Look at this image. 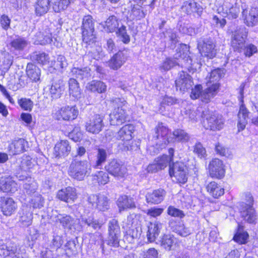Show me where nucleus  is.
<instances>
[{
    "instance_id": "1",
    "label": "nucleus",
    "mask_w": 258,
    "mask_h": 258,
    "mask_svg": "<svg viewBox=\"0 0 258 258\" xmlns=\"http://www.w3.org/2000/svg\"><path fill=\"white\" fill-rule=\"evenodd\" d=\"M111 105L114 107L113 111L109 114L111 125H120L127 121V115L124 106L126 102L123 98H114L110 100Z\"/></svg>"
},
{
    "instance_id": "2",
    "label": "nucleus",
    "mask_w": 258,
    "mask_h": 258,
    "mask_svg": "<svg viewBox=\"0 0 258 258\" xmlns=\"http://www.w3.org/2000/svg\"><path fill=\"white\" fill-rule=\"evenodd\" d=\"M201 117L205 120L203 123L206 129L213 131L221 130L224 126L225 120L220 114L212 112L209 109L202 111Z\"/></svg>"
},
{
    "instance_id": "3",
    "label": "nucleus",
    "mask_w": 258,
    "mask_h": 258,
    "mask_svg": "<svg viewBox=\"0 0 258 258\" xmlns=\"http://www.w3.org/2000/svg\"><path fill=\"white\" fill-rule=\"evenodd\" d=\"M91 172V166L86 160H74L71 163L68 173L72 178L78 180H83Z\"/></svg>"
},
{
    "instance_id": "4",
    "label": "nucleus",
    "mask_w": 258,
    "mask_h": 258,
    "mask_svg": "<svg viewBox=\"0 0 258 258\" xmlns=\"http://www.w3.org/2000/svg\"><path fill=\"white\" fill-rule=\"evenodd\" d=\"M95 20L91 15L83 17L81 26L82 40L87 45H91L96 41L94 29Z\"/></svg>"
},
{
    "instance_id": "5",
    "label": "nucleus",
    "mask_w": 258,
    "mask_h": 258,
    "mask_svg": "<svg viewBox=\"0 0 258 258\" xmlns=\"http://www.w3.org/2000/svg\"><path fill=\"white\" fill-rule=\"evenodd\" d=\"M245 202L240 204V212L243 219L249 223H254L257 219V215L253 208V198L250 193L245 195Z\"/></svg>"
},
{
    "instance_id": "6",
    "label": "nucleus",
    "mask_w": 258,
    "mask_h": 258,
    "mask_svg": "<svg viewBox=\"0 0 258 258\" xmlns=\"http://www.w3.org/2000/svg\"><path fill=\"white\" fill-rule=\"evenodd\" d=\"M135 131V127L132 124H127L122 126L117 132V139L120 141L118 145L120 149L124 151L133 150L131 145L133 138L132 134Z\"/></svg>"
},
{
    "instance_id": "7",
    "label": "nucleus",
    "mask_w": 258,
    "mask_h": 258,
    "mask_svg": "<svg viewBox=\"0 0 258 258\" xmlns=\"http://www.w3.org/2000/svg\"><path fill=\"white\" fill-rule=\"evenodd\" d=\"M198 48L203 56L210 59L215 57L217 53L215 42L210 37L201 38L199 40Z\"/></svg>"
},
{
    "instance_id": "8",
    "label": "nucleus",
    "mask_w": 258,
    "mask_h": 258,
    "mask_svg": "<svg viewBox=\"0 0 258 258\" xmlns=\"http://www.w3.org/2000/svg\"><path fill=\"white\" fill-rule=\"evenodd\" d=\"M169 172L170 176H174L179 183L183 184L187 180L188 169L183 162L172 163V165H170Z\"/></svg>"
},
{
    "instance_id": "9",
    "label": "nucleus",
    "mask_w": 258,
    "mask_h": 258,
    "mask_svg": "<svg viewBox=\"0 0 258 258\" xmlns=\"http://www.w3.org/2000/svg\"><path fill=\"white\" fill-rule=\"evenodd\" d=\"M79 110L76 106H66L56 110L52 113L53 118L57 120H72L76 119Z\"/></svg>"
},
{
    "instance_id": "10",
    "label": "nucleus",
    "mask_w": 258,
    "mask_h": 258,
    "mask_svg": "<svg viewBox=\"0 0 258 258\" xmlns=\"http://www.w3.org/2000/svg\"><path fill=\"white\" fill-rule=\"evenodd\" d=\"M108 234L107 244L110 246L118 247L119 246L120 230L116 220L112 219L109 221L108 223Z\"/></svg>"
},
{
    "instance_id": "11",
    "label": "nucleus",
    "mask_w": 258,
    "mask_h": 258,
    "mask_svg": "<svg viewBox=\"0 0 258 258\" xmlns=\"http://www.w3.org/2000/svg\"><path fill=\"white\" fill-rule=\"evenodd\" d=\"M104 116L96 114L85 123V129L87 132L93 134H99L104 126Z\"/></svg>"
},
{
    "instance_id": "12",
    "label": "nucleus",
    "mask_w": 258,
    "mask_h": 258,
    "mask_svg": "<svg viewBox=\"0 0 258 258\" xmlns=\"http://www.w3.org/2000/svg\"><path fill=\"white\" fill-rule=\"evenodd\" d=\"M176 89L184 92L190 89L194 83L191 77L186 72H179L178 77L175 81Z\"/></svg>"
},
{
    "instance_id": "13",
    "label": "nucleus",
    "mask_w": 258,
    "mask_h": 258,
    "mask_svg": "<svg viewBox=\"0 0 258 258\" xmlns=\"http://www.w3.org/2000/svg\"><path fill=\"white\" fill-rule=\"evenodd\" d=\"M209 172L210 176L213 178L220 179L225 174V170L223 162L218 159H213L209 163Z\"/></svg>"
},
{
    "instance_id": "14",
    "label": "nucleus",
    "mask_w": 258,
    "mask_h": 258,
    "mask_svg": "<svg viewBox=\"0 0 258 258\" xmlns=\"http://www.w3.org/2000/svg\"><path fill=\"white\" fill-rule=\"evenodd\" d=\"M88 202L99 211H105L109 208L108 198L103 195H91Z\"/></svg>"
},
{
    "instance_id": "15",
    "label": "nucleus",
    "mask_w": 258,
    "mask_h": 258,
    "mask_svg": "<svg viewBox=\"0 0 258 258\" xmlns=\"http://www.w3.org/2000/svg\"><path fill=\"white\" fill-rule=\"evenodd\" d=\"M247 30L244 27H240L234 32L232 39V45L233 47L240 48L245 41L247 35Z\"/></svg>"
},
{
    "instance_id": "16",
    "label": "nucleus",
    "mask_w": 258,
    "mask_h": 258,
    "mask_svg": "<svg viewBox=\"0 0 258 258\" xmlns=\"http://www.w3.org/2000/svg\"><path fill=\"white\" fill-rule=\"evenodd\" d=\"M56 197L62 201L72 203L77 199V195L75 188L68 186L58 190Z\"/></svg>"
},
{
    "instance_id": "17",
    "label": "nucleus",
    "mask_w": 258,
    "mask_h": 258,
    "mask_svg": "<svg viewBox=\"0 0 258 258\" xmlns=\"http://www.w3.org/2000/svg\"><path fill=\"white\" fill-rule=\"evenodd\" d=\"M0 207L3 214L9 216L16 211L17 205L11 198L0 197Z\"/></svg>"
},
{
    "instance_id": "18",
    "label": "nucleus",
    "mask_w": 258,
    "mask_h": 258,
    "mask_svg": "<svg viewBox=\"0 0 258 258\" xmlns=\"http://www.w3.org/2000/svg\"><path fill=\"white\" fill-rule=\"evenodd\" d=\"M19 214V222L22 226L27 227L32 224L33 212L30 206L23 205Z\"/></svg>"
},
{
    "instance_id": "19",
    "label": "nucleus",
    "mask_w": 258,
    "mask_h": 258,
    "mask_svg": "<svg viewBox=\"0 0 258 258\" xmlns=\"http://www.w3.org/2000/svg\"><path fill=\"white\" fill-rule=\"evenodd\" d=\"M106 171L114 176L123 177L126 172L125 167L116 160H111L105 166Z\"/></svg>"
},
{
    "instance_id": "20",
    "label": "nucleus",
    "mask_w": 258,
    "mask_h": 258,
    "mask_svg": "<svg viewBox=\"0 0 258 258\" xmlns=\"http://www.w3.org/2000/svg\"><path fill=\"white\" fill-rule=\"evenodd\" d=\"M65 89V85L62 80L59 79L52 83L48 87L49 95L51 100L59 98Z\"/></svg>"
},
{
    "instance_id": "21",
    "label": "nucleus",
    "mask_w": 258,
    "mask_h": 258,
    "mask_svg": "<svg viewBox=\"0 0 258 258\" xmlns=\"http://www.w3.org/2000/svg\"><path fill=\"white\" fill-rule=\"evenodd\" d=\"M168 129L164 126L163 123H159L158 125L154 128L153 133V138L154 140H159L157 144H166L167 142L170 141L166 139V135L168 134Z\"/></svg>"
},
{
    "instance_id": "22",
    "label": "nucleus",
    "mask_w": 258,
    "mask_h": 258,
    "mask_svg": "<svg viewBox=\"0 0 258 258\" xmlns=\"http://www.w3.org/2000/svg\"><path fill=\"white\" fill-rule=\"evenodd\" d=\"M244 23L249 27L255 26L258 22V8H251L249 11L243 10L242 12Z\"/></svg>"
},
{
    "instance_id": "23",
    "label": "nucleus",
    "mask_w": 258,
    "mask_h": 258,
    "mask_svg": "<svg viewBox=\"0 0 258 258\" xmlns=\"http://www.w3.org/2000/svg\"><path fill=\"white\" fill-rule=\"evenodd\" d=\"M0 189L5 192L14 193L18 190L17 183L10 176L0 177Z\"/></svg>"
},
{
    "instance_id": "24",
    "label": "nucleus",
    "mask_w": 258,
    "mask_h": 258,
    "mask_svg": "<svg viewBox=\"0 0 258 258\" xmlns=\"http://www.w3.org/2000/svg\"><path fill=\"white\" fill-rule=\"evenodd\" d=\"M0 256L4 258H21L19 249L15 244L0 245Z\"/></svg>"
},
{
    "instance_id": "25",
    "label": "nucleus",
    "mask_w": 258,
    "mask_h": 258,
    "mask_svg": "<svg viewBox=\"0 0 258 258\" xmlns=\"http://www.w3.org/2000/svg\"><path fill=\"white\" fill-rule=\"evenodd\" d=\"M181 9L187 14L197 13L199 16H201L203 11V8L197 3L193 0H189L183 3Z\"/></svg>"
},
{
    "instance_id": "26",
    "label": "nucleus",
    "mask_w": 258,
    "mask_h": 258,
    "mask_svg": "<svg viewBox=\"0 0 258 258\" xmlns=\"http://www.w3.org/2000/svg\"><path fill=\"white\" fill-rule=\"evenodd\" d=\"M57 221L59 222L64 228L69 230L74 231L81 229L80 227H76V220L68 215H59L57 216Z\"/></svg>"
},
{
    "instance_id": "27",
    "label": "nucleus",
    "mask_w": 258,
    "mask_h": 258,
    "mask_svg": "<svg viewBox=\"0 0 258 258\" xmlns=\"http://www.w3.org/2000/svg\"><path fill=\"white\" fill-rule=\"evenodd\" d=\"M162 227V224L159 221H156L150 223L147 233V237L149 241L152 242L156 240L160 233Z\"/></svg>"
},
{
    "instance_id": "28",
    "label": "nucleus",
    "mask_w": 258,
    "mask_h": 258,
    "mask_svg": "<svg viewBox=\"0 0 258 258\" xmlns=\"http://www.w3.org/2000/svg\"><path fill=\"white\" fill-rule=\"evenodd\" d=\"M81 222L84 225L95 230L100 229L102 225L98 219L95 218L93 213L82 215L81 218Z\"/></svg>"
},
{
    "instance_id": "29",
    "label": "nucleus",
    "mask_w": 258,
    "mask_h": 258,
    "mask_svg": "<svg viewBox=\"0 0 258 258\" xmlns=\"http://www.w3.org/2000/svg\"><path fill=\"white\" fill-rule=\"evenodd\" d=\"M166 195V191L161 188L148 192L146 196V201L148 203L158 204L160 203Z\"/></svg>"
},
{
    "instance_id": "30",
    "label": "nucleus",
    "mask_w": 258,
    "mask_h": 258,
    "mask_svg": "<svg viewBox=\"0 0 258 258\" xmlns=\"http://www.w3.org/2000/svg\"><path fill=\"white\" fill-rule=\"evenodd\" d=\"M54 150L56 157L66 156L70 153L71 146L68 140H61L55 145Z\"/></svg>"
},
{
    "instance_id": "31",
    "label": "nucleus",
    "mask_w": 258,
    "mask_h": 258,
    "mask_svg": "<svg viewBox=\"0 0 258 258\" xmlns=\"http://www.w3.org/2000/svg\"><path fill=\"white\" fill-rule=\"evenodd\" d=\"M181 57V53L179 52L175 54L173 58H166L160 66V69L162 71H167L176 66H179L180 63L179 59Z\"/></svg>"
},
{
    "instance_id": "32",
    "label": "nucleus",
    "mask_w": 258,
    "mask_h": 258,
    "mask_svg": "<svg viewBox=\"0 0 258 258\" xmlns=\"http://www.w3.org/2000/svg\"><path fill=\"white\" fill-rule=\"evenodd\" d=\"M126 57L122 51L116 53L109 60V67L114 70L119 69L126 61Z\"/></svg>"
},
{
    "instance_id": "33",
    "label": "nucleus",
    "mask_w": 258,
    "mask_h": 258,
    "mask_svg": "<svg viewBox=\"0 0 258 258\" xmlns=\"http://www.w3.org/2000/svg\"><path fill=\"white\" fill-rule=\"evenodd\" d=\"M219 88V83H216L211 85H209L208 88L202 92L201 96L202 101L205 103L209 102L217 94Z\"/></svg>"
},
{
    "instance_id": "34",
    "label": "nucleus",
    "mask_w": 258,
    "mask_h": 258,
    "mask_svg": "<svg viewBox=\"0 0 258 258\" xmlns=\"http://www.w3.org/2000/svg\"><path fill=\"white\" fill-rule=\"evenodd\" d=\"M171 137L168 138V140L171 139V142H177V143H186L187 142L190 138V137L188 133H187L184 130L177 128L174 130L172 134Z\"/></svg>"
},
{
    "instance_id": "35",
    "label": "nucleus",
    "mask_w": 258,
    "mask_h": 258,
    "mask_svg": "<svg viewBox=\"0 0 258 258\" xmlns=\"http://www.w3.org/2000/svg\"><path fill=\"white\" fill-rule=\"evenodd\" d=\"M117 205L119 208V211L127 209L136 208V204L134 199L131 197L126 195L120 196L117 201Z\"/></svg>"
},
{
    "instance_id": "36",
    "label": "nucleus",
    "mask_w": 258,
    "mask_h": 258,
    "mask_svg": "<svg viewBox=\"0 0 258 258\" xmlns=\"http://www.w3.org/2000/svg\"><path fill=\"white\" fill-rule=\"evenodd\" d=\"M249 111L244 105H241L238 114L237 127L238 131L243 130L247 123Z\"/></svg>"
},
{
    "instance_id": "37",
    "label": "nucleus",
    "mask_w": 258,
    "mask_h": 258,
    "mask_svg": "<svg viewBox=\"0 0 258 258\" xmlns=\"http://www.w3.org/2000/svg\"><path fill=\"white\" fill-rule=\"evenodd\" d=\"M206 188L209 194L215 199H218L224 193V189L215 181L210 182Z\"/></svg>"
},
{
    "instance_id": "38",
    "label": "nucleus",
    "mask_w": 258,
    "mask_h": 258,
    "mask_svg": "<svg viewBox=\"0 0 258 258\" xmlns=\"http://www.w3.org/2000/svg\"><path fill=\"white\" fill-rule=\"evenodd\" d=\"M27 75L32 81L37 82L40 80L41 71L36 66L28 63L26 68Z\"/></svg>"
},
{
    "instance_id": "39",
    "label": "nucleus",
    "mask_w": 258,
    "mask_h": 258,
    "mask_svg": "<svg viewBox=\"0 0 258 258\" xmlns=\"http://www.w3.org/2000/svg\"><path fill=\"white\" fill-rule=\"evenodd\" d=\"M92 184H105L109 181L107 173L103 171H99L91 176Z\"/></svg>"
},
{
    "instance_id": "40",
    "label": "nucleus",
    "mask_w": 258,
    "mask_h": 258,
    "mask_svg": "<svg viewBox=\"0 0 258 258\" xmlns=\"http://www.w3.org/2000/svg\"><path fill=\"white\" fill-rule=\"evenodd\" d=\"M91 70L88 67L83 68H74L72 72L75 77L80 80H88L91 76Z\"/></svg>"
},
{
    "instance_id": "41",
    "label": "nucleus",
    "mask_w": 258,
    "mask_h": 258,
    "mask_svg": "<svg viewBox=\"0 0 258 258\" xmlns=\"http://www.w3.org/2000/svg\"><path fill=\"white\" fill-rule=\"evenodd\" d=\"M68 84L70 95L76 99L80 98L81 95V89L77 81L75 79L71 78L69 80Z\"/></svg>"
},
{
    "instance_id": "42",
    "label": "nucleus",
    "mask_w": 258,
    "mask_h": 258,
    "mask_svg": "<svg viewBox=\"0 0 258 258\" xmlns=\"http://www.w3.org/2000/svg\"><path fill=\"white\" fill-rule=\"evenodd\" d=\"M49 0H37L35 5V12L37 16L46 14L49 9Z\"/></svg>"
},
{
    "instance_id": "43",
    "label": "nucleus",
    "mask_w": 258,
    "mask_h": 258,
    "mask_svg": "<svg viewBox=\"0 0 258 258\" xmlns=\"http://www.w3.org/2000/svg\"><path fill=\"white\" fill-rule=\"evenodd\" d=\"M3 57L2 60H0V69L3 71H8L13 62V56L8 52H4L2 53Z\"/></svg>"
},
{
    "instance_id": "44",
    "label": "nucleus",
    "mask_w": 258,
    "mask_h": 258,
    "mask_svg": "<svg viewBox=\"0 0 258 258\" xmlns=\"http://www.w3.org/2000/svg\"><path fill=\"white\" fill-rule=\"evenodd\" d=\"M87 88L92 92H97L99 93L104 92L106 90V86L100 81H92L88 84Z\"/></svg>"
},
{
    "instance_id": "45",
    "label": "nucleus",
    "mask_w": 258,
    "mask_h": 258,
    "mask_svg": "<svg viewBox=\"0 0 258 258\" xmlns=\"http://www.w3.org/2000/svg\"><path fill=\"white\" fill-rule=\"evenodd\" d=\"M105 30L108 32L114 31L118 27V22L114 16H110L103 25Z\"/></svg>"
},
{
    "instance_id": "46",
    "label": "nucleus",
    "mask_w": 258,
    "mask_h": 258,
    "mask_svg": "<svg viewBox=\"0 0 258 258\" xmlns=\"http://www.w3.org/2000/svg\"><path fill=\"white\" fill-rule=\"evenodd\" d=\"M73 0H52V9L55 12L58 13L66 10Z\"/></svg>"
},
{
    "instance_id": "47",
    "label": "nucleus",
    "mask_w": 258,
    "mask_h": 258,
    "mask_svg": "<svg viewBox=\"0 0 258 258\" xmlns=\"http://www.w3.org/2000/svg\"><path fill=\"white\" fill-rule=\"evenodd\" d=\"M160 245L165 249L170 250L176 242V239L171 235H164L160 240Z\"/></svg>"
},
{
    "instance_id": "48",
    "label": "nucleus",
    "mask_w": 258,
    "mask_h": 258,
    "mask_svg": "<svg viewBox=\"0 0 258 258\" xmlns=\"http://www.w3.org/2000/svg\"><path fill=\"white\" fill-rule=\"evenodd\" d=\"M107 156V152L105 149L98 148L96 155V160L93 167L97 168L101 166L106 162Z\"/></svg>"
},
{
    "instance_id": "49",
    "label": "nucleus",
    "mask_w": 258,
    "mask_h": 258,
    "mask_svg": "<svg viewBox=\"0 0 258 258\" xmlns=\"http://www.w3.org/2000/svg\"><path fill=\"white\" fill-rule=\"evenodd\" d=\"M27 181L24 184L23 187L26 192L29 195L36 194L37 185L35 180L31 177H26Z\"/></svg>"
},
{
    "instance_id": "50",
    "label": "nucleus",
    "mask_w": 258,
    "mask_h": 258,
    "mask_svg": "<svg viewBox=\"0 0 258 258\" xmlns=\"http://www.w3.org/2000/svg\"><path fill=\"white\" fill-rule=\"evenodd\" d=\"M30 57L32 61L42 64L49 62L48 55L45 52H34L31 54Z\"/></svg>"
},
{
    "instance_id": "51",
    "label": "nucleus",
    "mask_w": 258,
    "mask_h": 258,
    "mask_svg": "<svg viewBox=\"0 0 258 258\" xmlns=\"http://www.w3.org/2000/svg\"><path fill=\"white\" fill-rule=\"evenodd\" d=\"M224 69L217 68L211 71L209 78V83H218V81L225 75Z\"/></svg>"
},
{
    "instance_id": "52",
    "label": "nucleus",
    "mask_w": 258,
    "mask_h": 258,
    "mask_svg": "<svg viewBox=\"0 0 258 258\" xmlns=\"http://www.w3.org/2000/svg\"><path fill=\"white\" fill-rule=\"evenodd\" d=\"M28 41L24 38L18 37L14 39L11 42V46L15 50H23L28 45Z\"/></svg>"
},
{
    "instance_id": "53",
    "label": "nucleus",
    "mask_w": 258,
    "mask_h": 258,
    "mask_svg": "<svg viewBox=\"0 0 258 258\" xmlns=\"http://www.w3.org/2000/svg\"><path fill=\"white\" fill-rule=\"evenodd\" d=\"M249 235L246 231L239 229L233 237V240L240 244H245L247 242Z\"/></svg>"
},
{
    "instance_id": "54",
    "label": "nucleus",
    "mask_w": 258,
    "mask_h": 258,
    "mask_svg": "<svg viewBox=\"0 0 258 258\" xmlns=\"http://www.w3.org/2000/svg\"><path fill=\"white\" fill-rule=\"evenodd\" d=\"M66 254L71 256L76 254L77 253V247L75 240H69L64 245L63 247Z\"/></svg>"
},
{
    "instance_id": "55",
    "label": "nucleus",
    "mask_w": 258,
    "mask_h": 258,
    "mask_svg": "<svg viewBox=\"0 0 258 258\" xmlns=\"http://www.w3.org/2000/svg\"><path fill=\"white\" fill-rule=\"evenodd\" d=\"M27 144V142L24 139L20 138L15 140L13 142L14 147V154H19L23 152L25 150V146Z\"/></svg>"
},
{
    "instance_id": "56",
    "label": "nucleus",
    "mask_w": 258,
    "mask_h": 258,
    "mask_svg": "<svg viewBox=\"0 0 258 258\" xmlns=\"http://www.w3.org/2000/svg\"><path fill=\"white\" fill-rule=\"evenodd\" d=\"M154 162H156L160 170L165 168L167 165H172L170 158L166 155H163L155 159Z\"/></svg>"
},
{
    "instance_id": "57",
    "label": "nucleus",
    "mask_w": 258,
    "mask_h": 258,
    "mask_svg": "<svg viewBox=\"0 0 258 258\" xmlns=\"http://www.w3.org/2000/svg\"><path fill=\"white\" fill-rule=\"evenodd\" d=\"M30 203L33 208L40 209L43 207L44 200L40 194L36 193L32 197Z\"/></svg>"
},
{
    "instance_id": "58",
    "label": "nucleus",
    "mask_w": 258,
    "mask_h": 258,
    "mask_svg": "<svg viewBox=\"0 0 258 258\" xmlns=\"http://www.w3.org/2000/svg\"><path fill=\"white\" fill-rule=\"evenodd\" d=\"M164 37L171 41L170 47L172 48L175 47L176 44L178 42L176 33L171 29L167 30L164 33Z\"/></svg>"
},
{
    "instance_id": "59",
    "label": "nucleus",
    "mask_w": 258,
    "mask_h": 258,
    "mask_svg": "<svg viewBox=\"0 0 258 258\" xmlns=\"http://www.w3.org/2000/svg\"><path fill=\"white\" fill-rule=\"evenodd\" d=\"M68 137L75 142L80 141L83 138L80 127L75 126L73 131L69 133Z\"/></svg>"
},
{
    "instance_id": "60",
    "label": "nucleus",
    "mask_w": 258,
    "mask_h": 258,
    "mask_svg": "<svg viewBox=\"0 0 258 258\" xmlns=\"http://www.w3.org/2000/svg\"><path fill=\"white\" fill-rule=\"evenodd\" d=\"M116 34L124 43L127 44L130 42V37L127 34L125 26L122 25L121 27L117 29Z\"/></svg>"
},
{
    "instance_id": "61",
    "label": "nucleus",
    "mask_w": 258,
    "mask_h": 258,
    "mask_svg": "<svg viewBox=\"0 0 258 258\" xmlns=\"http://www.w3.org/2000/svg\"><path fill=\"white\" fill-rule=\"evenodd\" d=\"M18 104L23 109L28 111H31L33 106V101L26 98L19 99Z\"/></svg>"
},
{
    "instance_id": "62",
    "label": "nucleus",
    "mask_w": 258,
    "mask_h": 258,
    "mask_svg": "<svg viewBox=\"0 0 258 258\" xmlns=\"http://www.w3.org/2000/svg\"><path fill=\"white\" fill-rule=\"evenodd\" d=\"M194 152L200 158L205 157L206 155L205 148L200 142H197L194 146Z\"/></svg>"
},
{
    "instance_id": "63",
    "label": "nucleus",
    "mask_w": 258,
    "mask_h": 258,
    "mask_svg": "<svg viewBox=\"0 0 258 258\" xmlns=\"http://www.w3.org/2000/svg\"><path fill=\"white\" fill-rule=\"evenodd\" d=\"M139 236L138 230L137 228L129 229L124 236L125 239L129 242L132 243L135 239Z\"/></svg>"
},
{
    "instance_id": "64",
    "label": "nucleus",
    "mask_w": 258,
    "mask_h": 258,
    "mask_svg": "<svg viewBox=\"0 0 258 258\" xmlns=\"http://www.w3.org/2000/svg\"><path fill=\"white\" fill-rule=\"evenodd\" d=\"M167 213L168 215L172 217H178L180 218H182L185 216L182 211L175 208L173 206H169L168 207Z\"/></svg>"
}]
</instances>
